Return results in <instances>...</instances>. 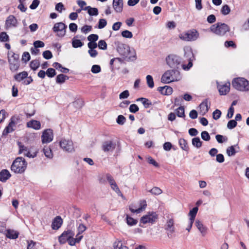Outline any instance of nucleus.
Masks as SVG:
<instances>
[{
	"label": "nucleus",
	"mask_w": 249,
	"mask_h": 249,
	"mask_svg": "<svg viewBox=\"0 0 249 249\" xmlns=\"http://www.w3.org/2000/svg\"><path fill=\"white\" fill-rule=\"evenodd\" d=\"M117 52L127 61H134L136 59V52L124 44H120L117 48Z\"/></svg>",
	"instance_id": "1"
},
{
	"label": "nucleus",
	"mask_w": 249,
	"mask_h": 249,
	"mask_svg": "<svg viewBox=\"0 0 249 249\" xmlns=\"http://www.w3.org/2000/svg\"><path fill=\"white\" fill-rule=\"evenodd\" d=\"M181 78L180 72L177 70H167L162 75L161 82L163 83L169 84L179 81Z\"/></svg>",
	"instance_id": "2"
},
{
	"label": "nucleus",
	"mask_w": 249,
	"mask_h": 249,
	"mask_svg": "<svg viewBox=\"0 0 249 249\" xmlns=\"http://www.w3.org/2000/svg\"><path fill=\"white\" fill-rule=\"evenodd\" d=\"M232 85L234 88L240 91H248L249 90V81L242 77L233 79Z\"/></svg>",
	"instance_id": "3"
},
{
	"label": "nucleus",
	"mask_w": 249,
	"mask_h": 249,
	"mask_svg": "<svg viewBox=\"0 0 249 249\" xmlns=\"http://www.w3.org/2000/svg\"><path fill=\"white\" fill-rule=\"evenodd\" d=\"M27 162L22 157H18L13 161L11 165V170L16 173H23L27 167Z\"/></svg>",
	"instance_id": "4"
},
{
	"label": "nucleus",
	"mask_w": 249,
	"mask_h": 249,
	"mask_svg": "<svg viewBox=\"0 0 249 249\" xmlns=\"http://www.w3.org/2000/svg\"><path fill=\"white\" fill-rule=\"evenodd\" d=\"M158 217V214L156 212H148L140 218V226H142L141 224H153L157 222Z\"/></svg>",
	"instance_id": "5"
},
{
	"label": "nucleus",
	"mask_w": 249,
	"mask_h": 249,
	"mask_svg": "<svg viewBox=\"0 0 249 249\" xmlns=\"http://www.w3.org/2000/svg\"><path fill=\"white\" fill-rule=\"evenodd\" d=\"M212 32L219 36H223L230 31V27L225 23H217L211 27Z\"/></svg>",
	"instance_id": "6"
},
{
	"label": "nucleus",
	"mask_w": 249,
	"mask_h": 249,
	"mask_svg": "<svg viewBox=\"0 0 249 249\" xmlns=\"http://www.w3.org/2000/svg\"><path fill=\"white\" fill-rule=\"evenodd\" d=\"M166 61L169 67L177 70L179 68L180 65L181 58L178 55L170 54L166 58Z\"/></svg>",
	"instance_id": "7"
},
{
	"label": "nucleus",
	"mask_w": 249,
	"mask_h": 249,
	"mask_svg": "<svg viewBox=\"0 0 249 249\" xmlns=\"http://www.w3.org/2000/svg\"><path fill=\"white\" fill-rule=\"evenodd\" d=\"M19 56L14 53H8V61L10 65V69L13 71L18 70L19 67Z\"/></svg>",
	"instance_id": "8"
},
{
	"label": "nucleus",
	"mask_w": 249,
	"mask_h": 249,
	"mask_svg": "<svg viewBox=\"0 0 249 249\" xmlns=\"http://www.w3.org/2000/svg\"><path fill=\"white\" fill-rule=\"evenodd\" d=\"M198 36L199 33L196 30L188 31L179 36L180 39L187 41L196 40Z\"/></svg>",
	"instance_id": "9"
},
{
	"label": "nucleus",
	"mask_w": 249,
	"mask_h": 249,
	"mask_svg": "<svg viewBox=\"0 0 249 249\" xmlns=\"http://www.w3.org/2000/svg\"><path fill=\"white\" fill-rule=\"evenodd\" d=\"M67 26L63 22H58L54 24L53 28V31L57 33L59 37H63L66 34Z\"/></svg>",
	"instance_id": "10"
},
{
	"label": "nucleus",
	"mask_w": 249,
	"mask_h": 249,
	"mask_svg": "<svg viewBox=\"0 0 249 249\" xmlns=\"http://www.w3.org/2000/svg\"><path fill=\"white\" fill-rule=\"evenodd\" d=\"M59 145L65 151L72 152L74 151L73 142L71 140L62 139L59 142Z\"/></svg>",
	"instance_id": "11"
},
{
	"label": "nucleus",
	"mask_w": 249,
	"mask_h": 249,
	"mask_svg": "<svg viewBox=\"0 0 249 249\" xmlns=\"http://www.w3.org/2000/svg\"><path fill=\"white\" fill-rule=\"evenodd\" d=\"M18 22L17 18L12 15H10L6 18L5 23V27L6 29L16 28Z\"/></svg>",
	"instance_id": "12"
},
{
	"label": "nucleus",
	"mask_w": 249,
	"mask_h": 249,
	"mask_svg": "<svg viewBox=\"0 0 249 249\" xmlns=\"http://www.w3.org/2000/svg\"><path fill=\"white\" fill-rule=\"evenodd\" d=\"M53 132L51 129L45 130L41 135V140L43 143H47L51 142L53 140Z\"/></svg>",
	"instance_id": "13"
},
{
	"label": "nucleus",
	"mask_w": 249,
	"mask_h": 249,
	"mask_svg": "<svg viewBox=\"0 0 249 249\" xmlns=\"http://www.w3.org/2000/svg\"><path fill=\"white\" fill-rule=\"evenodd\" d=\"M147 207V202L145 200H141L139 202V207L138 208H133L132 207H129L130 211L133 213H139L145 210Z\"/></svg>",
	"instance_id": "14"
},
{
	"label": "nucleus",
	"mask_w": 249,
	"mask_h": 249,
	"mask_svg": "<svg viewBox=\"0 0 249 249\" xmlns=\"http://www.w3.org/2000/svg\"><path fill=\"white\" fill-rule=\"evenodd\" d=\"M217 88L220 95H226L230 89V83L227 82L226 83H219L217 82Z\"/></svg>",
	"instance_id": "15"
},
{
	"label": "nucleus",
	"mask_w": 249,
	"mask_h": 249,
	"mask_svg": "<svg viewBox=\"0 0 249 249\" xmlns=\"http://www.w3.org/2000/svg\"><path fill=\"white\" fill-rule=\"evenodd\" d=\"M174 220L173 218L168 219L165 225L164 229L167 231L168 236L175 232Z\"/></svg>",
	"instance_id": "16"
},
{
	"label": "nucleus",
	"mask_w": 249,
	"mask_h": 249,
	"mask_svg": "<svg viewBox=\"0 0 249 249\" xmlns=\"http://www.w3.org/2000/svg\"><path fill=\"white\" fill-rule=\"evenodd\" d=\"M73 235V232L71 231H64L59 237V242L61 244H64Z\"/></svg>",
	"instance_id": "17"
},
{
	"label": "nucleus",
	"mask_w": 249,
	"mask_h": 249,
	"mask_svg": "<svg viewBox=\"0 0 249 249\" xmlns=\"http://www.w3.org/2000/svg\"><path fill=\"white\" fill-rule=\"evenodd\" d=\"M115 148V144L112 141L105 142L102 145V149L105 152L112 151Z\"/></svg>",
	"instance_id": "18"
},
{
	"label": "nucleus",
	"mask_w": 249,
	"mask_h": 249,
	"mask_svg": "<svg viewBox=\"0 0 249 249\" xmlns=\"http://www.w3.org/2000/svg\"><path fill=\"white\" fill-rule=\"evenodd\" d=\"M113 7L115 12L121 13L123 9V0H113Z\"/></svg>",
	"instance_id": "19"
},
{
	"label": "nucleus",
	"mask_w": 249,
	"mask_h": 249,
	"mask_svg": "<svg viewBox=\"0 0 249 249\" xmlns=\"http://www.w3.org/2000/svg\"><path fill=\"white\" fill-rule=\"evenodd\" d=\"M187 55V57H189V63L187 66L185 65H182V67L183 70L187 71L189 70L192 67V61L193 60V59H192V58H193L194 57L193 53L191 51H189L187 53L185 52V55Z\"/></svg>",
	"instance_id": "20"
},
{
	"label": "nucleus",
	"mask_w": 249,
	"mask_h": 249,
	"mask_svg": "<svg viewBox=\"0 0 249 249\" xmlns=\"http://www.w3.org/2000/svg\"><path fill=\"white\" fill-rule=\"evenodd\" d=\"M239 147L238 144L232 145L228 147L226 150V153L229 156L234 155L236 152H238Z\"/></svg>",
	"instance_id": "21"
},
{
	"label": "nucleus",
	"mask_w": 249,
	"mask_h": 249,
	"mask_svg": "<svg viewBox=\"0 0 249 249\" xmlns=\"http://www.w3.org/2000/svg\"><path fill=\"white\" fill-rule=\"evenodd\" d=\"M16 123L13 120V118H12L10 122L8 125L6 127L3 132V135H6L14 131V127L15 126Z\"/></svg>",
	"instance_id": "22"
},
{
	"label": "nucleus",
	"mask_w": 249,
	"mask_h": 249,
	"mask_svg": "<svg viewBox=\"0 0 249 249\" xmlns=\"http://www.w3.org/2000/svg\"><path fill=\"white\" fill-rule=\"evenodd\" d=\"M27 126L36 130H38L41 127V124L39 121L32 120L27 123Z\"/></svg>",
	"instance_id": "23"
},
{
	"label": "nucleus",
	"mask_w": 249,
	"mask_h": 249,
	"mask_svg": "<svg viewBox=\"0 0 249 249\" xmlns=\"http://www.w3.org/2000/svg\"><path fill=\"white\" fill-rule=\"evenodd\" d=\"M158 90L163 95H170L173 92V89L168 86L160 87L158 88Z\"/></svg>",
	"instance_id": "24"
},
{
	"label": "nucleus",
	"mask_w": 249,
	"mask_h": 249,
	"mask_svg": "<svg viewBox=\"0 0 249 249\" xmlns=\"http://www.w3.org/2000/svg\"><path fill=\"white\" fill-rule=\"evenodd\" d=\"M10 177V173L6 169H3L0 172V181L1 182H5Z\"/></svg>",
	"instance_id": "25"
},
{
	"label": "nucleus",
	"mask_w": 249,
	"mask_h": 249,
	"mask_svg": "<svg viewBox=\"0 0 249 249\" xmlns=\"http://www.w3.org/2000/svg\"><path fill=\"white\" fill-rule=\"evenodd\" d=\"M62 219L60 216L56 217L52 224V228L53 230H58L61 226Z\"/></svg>",
	"instance_id": "26"
},
{
	"label": "nucleus",
	"mask_w": 249,
	"mask_h": 249,
	"mask_svg": "<svg viewBox=\"0 0 249 249\" xmlns=\"http://www.w3.org/2000/svg\"><path fill=\"white\" fill-rule=\"evenodd\" d=\"M195 225L203 235H204L206 233L207 228L203 226L202 222L200 220L197 219L195 222Z\"/></svg>",
	"instance_id": "27"
},
{
	"label": "nucleus",
	"mask_w": 249,
	"mask_h": 249,
	"mask_svg": "<svg viewBox=\"0 0 249 249\" xmlns=\"http://www.w3.org/2000/svg\"><path fill=\"white\" fill-rule=\"evenodd\" d=\"M114 249H128V247L124 245L122 241L116 239L113 244Z\"/></svg>",
	"instance_id": "28"
},
{
	"label": "nucleus",
	"mask_w": 249,
	"mask_h": 249,
	"mask_svg": "<svg viewBox=\"0 0 249 249\" xmlns=\"http://www.w3.org/2000/svg\"><path fill=\"white\" fill-rule=\"evenodd\" d=\"M199 108L201 112L203 115L208 111L209 108L208 106V100L207 99L205 100L200 104Z\"/></svg>",
	"instance_id": "29"
},
{
	"label": "nucleus",
	"mask_w": 249,
	"mask_h": 249,
	"mask_svg": "<svg viewBox=\"0 0 249 249\" xmlns=\"http://www.w3.org/2000/svg\"><path fill=\"white\" fill-rule=\"evenodd\" d=\"M6 237L10 239H16L18 237V233L15 231L8 230L6 231Z\"/></svg>",
	"instance_id": "30"
},
{
	"label": "nucleus",
	"mask_w": 249,
	"mask_h": 249,
	"mask_svg": "<svg viewBox=\"0 0 249 249\" xmlns=\"http://www.w3.org/2000/svg\"><path fill=\"white\" fill-rule=\"evenodd\" d=\"M83 10H87L88 14L90 16H97L98 15V10L96 8H92L89 6L85 7Z\"/></svg>",
	"instance_id": "31"
},
{
	"label": "nucleus",
	"mask_w": 249,
	"mask_h": 249,
	"mask_svg": "<svg viewBox=\"0 0 249 249\" xmlns=\"http://www.w3.org/2000/svg\"><path fill=\"white\" fill-rule=\"evenodd\" d=\"M28 76V73L27 72L25 71H23L21 72H20L16 75H15L14 78L15 79L18 81L20 82L23 80L24 79L27 77Z\"/></svg>",
	"instance_id": "32"
},
{
	"label": "nucleus",
	"mask_w": 249,
	"mask_h": 249,
	"mask_svg": "<svg viewBox=\"0 0 249 249\" xmlns=\"http://www.w3.org/2000/svg\"><path fill=\"white\" fill-rule=\"evenodd\" d=\"M198 208L197 207H195L191 210L189 213V216H190L189 220L194 221L197 213L198 212Z\"/></svg>",
	"instance_id": "33"
},
{
	"label": "nucleus",
	"mask_w": 249,
	"mask_h": 249,
	"mask_svg": "<svg viewBox=\"0 0 249 249\" xmlns=\"http://www.w3.org/2000/svg\"><path fill=\"white\" fill-rule=\"evenodd\" d=\"M179 144L181 148L186 151H188L189 147L187 145V141L184 139H180L179 140Z\"/></svg>",
	"instance_id": "34"
},
{
	"label": "nucleus",
	"mask_w": 249,
	"mask_h": 249,
	"mask_svg": "<svg viewBox=\"0 0 249 249\" xmlns=\"http://www.w3.org/2000/svg\"><path fill=\"white\" fill-rule=\"evenodd\" d=\"M69 77L64 74H60L56 76V81L57 83L62 84L65 82L66 80L68 79Z\"/></svg>",
	"instance_id": "35"
},
{
	"label": "nucleus",
	"mask_w": 249,
	"mask_h": 249,
	"mask_svg": "<svg viewBox=\"0 0 249 249\" xmlns=\"http://www.w3.org/2000/svg\"><path fill=\"white\" fill-rule=\"evenodd\" d=\"M192 144L197 148H199L202 146V142L199 137H195L192 139Z\"/></svg>",
	"instance_id": "36"
},
{
	"label": "nucleus",
	"mask_w": 249,
	"mask_h": 249,
	"mask_svg": "<svg viewBox=\"0 0 249 249\" xmlns=\"http://www.w3.org/2000/svg\"><path fill=\"white\" fill-rule=\"evenodd\" d=\"M43 152L47 158L52 159L53 157L52 150L49 147H45L43 149Z\"/></svg>",
	"instance_id": "37"
},
{
	"label": "nucleus",
	"mask_w": 249,
	"mask_h": 249,
	"mask_svg": "<svg viewBox=\"0 0 249 249\" xmlns=\"http://www.w3.org/2000/svg\"><path fill=\"white\" fill-rule=\"evenodd\" d=\"M146 83L148 87L151 89L154 86V83L153 77L150 75H147L146 77Z\"/></svg>",
	"instance_id": "38"
},
{
	"label": "nucleus",
	"mask_w": 249,
	"mask_h": 249,
	"mask_svg": "<svg viewBox=\"0 0 249 249\" xmlns=\"http://www.w3.org/2000/svg\"><path fill=\"white\" fill-rule=\"evenodd\" d=\"M83 45V43L79 39L73 38L72 41V46L74 48L81 47Z\"/></svg>",
	"instance_id": "39"
},
{
	"label": "nucleus",
	"mask_w": 249,
	"mask_h": 249,
	"mask_svg": "<svg viewBox=\"0 0 249 249\" xmlns=\"http://www.w3.org/2000/svg\"><path fill=\"white\" fill-rule=\"evenodd\" d=\"M215 139L217 142L220 143L226 142L228 140L227 137L219 134L216 135L215 136Z\"/></svg>",
	"instance_id": "40"
},
{
	"label": "nucleus",
	"mask_w": 249,
	"mask_h": 249,
	"mask_svg": "<svg viewBox=\"0 0 249 249\" xmlns=\"http://www.w3.org/2000/svg\"><path fill=\"white\" fill-rule=\"evenodd\" d=\"M152 195H159L162 192V190L159 187H154L152 189L149 191Z\"/></svg>",
	"instance_id": "41"
},
{
	"label": "nucleus",
	"mask_w": 249,
	"mask_h": 249,
	"mask_svg": "<svg viewBox=\"0 0 249 249\" xmlns=\"http://www.w3.org/2000/svg\"><path fill=\"white\" fill-rule=\"evenodd\" d=\"M40 66V62L37 60H34L31 62L30 67L33 70H36Z\"/></svg>",
	"instance_id": "42"
},
{
	"label": "nucleus",
	"mask_w": 249,
	"mask_h": 249,
	"mask_svg": "<svg viewBox=\"0 0 249 249\" xmlns=\"http://www.w3.org/2000/svg\"><path fill=\"white\" fill-rule=\"evenodd\" d=\"M18 145L19 146V153L23 154L24 155V153L29 150L28 148L22 145L20 142H18Z\"/></svg>",
	"instance_id": "43"
},
{
	"label": "nucleus",
	"mask_w": 249,
	"mask_h": 249,
	"mask_svg": "<svg viewBox=\"0 0 249 249\" xmlns=\"http://www.w3.org/2000/svg\"><path fill=\"white\" fill-rule=\"evenodd\" d=\"M111 189L114 191L119 196H123V195L122 193H121L120 189L119 188L118 185H117L116 183H114V184H112L111 186Z\"/></svg>",
	"instance_id": "44"
},
{
	"label": "nucleus",
	"mask_w": 249,
	"mask_h": 249,
	"mask_svg": "<svg viewBox=\"0 0 249 249\" xmlns=\"http://www.w3.org/2000/svg\"><path fill=\"white\" fill-rule=\"evenodd\" d=\"M123 37L126 38H131L133 37V34L131 32L128 30H124L122 32Z\"/></svg>",
	"instance_id": "45"
},
{
	"label": "nucleus",
	"mask_w": 249,
	"mask_h": 249,
	"mask_svg": "<svg viewBox=\"0 0 249 249\" xmlns=\"http://www.w3.org/2000/svg\"><path fill=\"white\" fill-rule=\"evenodd\" d=\"M46 75L49 77H53L56 74L55 71L53 68H49L46 72Z\"/></svg>",
	"instance_id": "46"
},
{
	"label": "nucleus",
	"mask_w": 249,
	"mask_h": 249,
	"mask_svg": "<svg viewBox=\"0 0 249 249\" xmlns=\"http://www.w3.org/2000/svg\"><path fill=\"white\" fill-rule=\"evenodd\" d=\"M98 46L101 50H105L107 49V43L104 40H101L99 41Z\"/></svg>",
	"instance_id": "47"
},
{
	"label": "nucleus",
	"mask_w": 249,
	"mask_h": 249,
	"mask_svg": "<svg viewBox=\"0 0 249 249\" xmlns=\"http://www.w3.org/2000/svg\"><path fill=\"white\" fill-rule=\"evenodd\" d=\"M125 121V118L123 115H120L117 117L116 122L120 125H123L124 124Z\"/></svg>",
	"instance_id": "48"
},
{
	"label": "nucleus",
	"mask_w": 249,
	"mask_h": 249,
	"mask_svg": "<svg viewBox=\"0 0 249 249\" xmlns=\"http://www.w3.org/2000/svg\"><path fill=\"white\" fill-rule=\"evenodd\" d=\"M177 115L179 117H183L184 116V108L183 107H180L176 110Z\"/></svg>",
	"instance_id": "49"
},
{
	"label": "nucleus",
	"mask_w": 249,
	"mask_h": 249,
	"mask_svg": "<svg viewBox=\"0 0 249 249\" xmlns=\"http://www.w3.org/2000/svg\"><path fill=\"white\" fill-rule=\"evenodd\" d=\"M9 36L5 32H1L0 34V41L1 42H6L8 41Z\"/></svg>",
	"instance_id": "50"
},
{
	"label": "nucleus",
	"mask_w": 249,
	"mask_h": 249,
	"mask_svg": "<svg viewBox=\"0 0 249 249\" xmlns=\"http://www.w3.org/2000/svg\"><path fill=\"white\" fill-rule=\"evenodd\" d=\"M221 11L222 14L227 15L230 13L231 9L228 5H225L222 7Z\"/></svg>",
	"instance_id": "51"
},
{
	"label": "nucleus",
	"mask_w": 249,
	"mask_h": 249,
	"mask_svg": "<svg viewBox=\"0 0 249 249\" xmlns=\"http://www.w3.org/2000/svg\"><path fill=\"white\" fill-rule=\"evenodd\" d=\"M201 136L202 139L206 141H209L211 139L210 136L209 135L208 132L206 131H204L201 132Z\"/></svg>",
	"instance_id": "52"
},
{
	"label": "nucleus",
	"mask_w": 249,
	"mask_h": 249,
	"mask_svg": "<svg viewBox=\"0 0 249 249\" xmlns=\"http://www.w3.org/2000/svg\"><path fill=\"white\" fill-rule=\"evenodd\" d=\"M137 101H142V104L145 107H148L151 103H149V100L144 98H140L137 100Z\"/></svg>",
	"instance_id": "53"
},
{
	"label": "nucleus",
	"mask_w": 249,
	"mask_h": 249,
	"mask_svg": "<svg viewBox=\"0 0 249 249\" xmlns=\"http://www.w3.org/2000/svg\"><path fill=\"white\" fill-rule=\"evenodd\" d=\"M237 125V122L234 120H230L227 124V127L229 129H231L234 128Z\"/></svg>",
	"instance_id": "54"
},
{
	"label": "nucleus",
	"mask_w": 249,
	"mask_h": 249,
	"mask_svg": "<svg viewBox=\"0 0 249 249\" xmlns=\"http://www.w3.org/2000/svg\"><path fill=\"white\" fill-rule=\"evenodd\" d=\"M221 112L219 109H216L213 113V119L218 120L221 116Z\"/></svg>",
	"instance_id": "55"
},
{
	"label": "nucleus",
	"mask_w": 249,
	"mask_h": 249,
	"mask_svg": "<svg viewBox=\"0 0 249 249\" xmlns=\"http://www.w3.org/2000/svg\"><path fill=\"white\" fill-rule=\"evenodd\" d=\"M127 223L130 226L136 225L137 223V220L133 219V218L127 216L126 218Z\"/></svg>",
	"instance_id": "56"
},
{
	"label": "nucleus",
	"mask_w": 249,
	"mask_h": 249,
	"mask_svg": "<svg viewBox=\"0 0 249 249\" xmlns=\"http://www.w3.org/2000/svg\"><path fill=\"white\" fill-rule=\"evenodd\" d=\"M101 67L99 65H94L92 66L91 71L93 73H98L101 71Z\"/></svg>",
	"instance_id": "57"
},
{
	"label": "nucleus",
	"mask_w": 249,
	"mask_h": 249,
	"mask_svg": "<svg viewBox=\"0 0 249 249\" xmlns=\"http://www.w3.org/2000/svg\"><path fill=\"white\" fill-rule=\"evenodd\" d=\"M98 39V36L96 34H91L88 37V40L89 42H95Z\"/></svg>",
	"instance_id": "58"
},
{
	"label": "nucleus",
	"mask_w": 249,
	"mask_h": 249,
	"mask_svg": "<svg viewBox=\"0 0 249 249\" xmlns=\"http://www.w3.org/2000/svg\"><path fill=\"white\" fill-rule=\"evenodd\" d=\"M43 56L44 58L46 59H49L52 58L53 54L51 51H45L43 53Z\"/></svg>",
	"instance_id": "59"
},
{
	"label": "nucleus",
	"mask_w": 249,
	"mask_h": 249,
	"mask_svg": "<svg viewBox=\"0 0 249 249\" xmlns=\"http://www.w3.org/2000/svg\"><path fill=\"white\" fill-rule=\"evenodd\" d=\"M107 22L105 19H100L98 23V28L102 29L107 25Z\"/></svg>",
	"instance_id": "60"
},
{
	"label": "nucleus",
	"mask_w": 249,
	"mask_h": 249,
	"mask_svg": "<svg viewBox=\"0 0 249 249\" xmlns=\"http://www.w3.org/2000/svg\"><path fill=\"white\" fill-rule=\"evenodd\" d=\"M129 96V93L128 90H125L120 94L119 98L120 99H125V98H127Z\"/></svg>",
	"instance_id": "61"
},
{
	"label": "nucleus",
	"mask_w": 249,
	"mask_h": 249,
	"mask_svg": "<svg viewBox=\"0 0 249 249\" xmlns=\"http://www.w3.org/2000/svg\"><path fill=\"white\" fill-rule=\"evenodd\" d=\"M147 162L155 167H159V164L151 157L147 158Z\"/></svg>",
	"instance_id": "62"
},
{
	"label": "nucleus",
	"mask_w": 249,
	"mask_h": 249,
	"mask_svg": "<svg viewBox=\"0 0 249 249\" xmlns=\"http://www.w3.org/2000/svg\"><path fill=\"white\" fill-rule=\"evenodd\" d=\"M139 109V107L136 104H132L129 107V111L132 113H136Z\"/></svg>",
	"instance_id": "63"
},
{
	"label": "nucleus",
	"mask_w": 249,
	"mask_h": 249,
	"mask_svg": "<svg viewBox=\"0 0 249 249\" xmlns=\"http://www.w3.org/2000/svg\"><path fill=\"white\" fill-rule=\"evenodd\" d=\"M44 45V42L40 40H37L34 42V46L36 48L43 47Z\"/></svg>",
	"instance_id": "64"
}]
</instances>
